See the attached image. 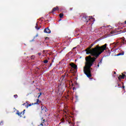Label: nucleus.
Returning <instances> with one entry per match:
<instances>
[{
    "label": "nucleus",
    "instance_id": "f257e3e1",
    "mask_svg": "<svg viewBox=\"0 0 126 126\" xmlns=\"http://www.w3.org/2000/svg\"><path fill=\"white\" fill-rule=\"evenodd\" d=\"M106 48L107 44H105L101 46L97 45L92 49H90V48H88L86 49V52H87L86 54H87V55L91 54L92 57H91V56H89L85 58L86 62L83 71L87 77H91V76H92L91 75V70H90L91 69V67L93 65L94 62L98 58L99 55L101 54L103 51L106 50Z\"/></svg>",
    "mask_w": 126,
    "mask_h": 126
},
{
    "label": "nucleus",
    "instance_id": "f03ea898",
    "mask_svg": "<svg viewBox=\"0 0 126 126\" xmlns=\"http://www.w3.org/2000/svg\"><path fill=\"white\" fill-rule=\"evenodd\" d=\"M90 17H87L85 16L82 18V20H83V21H85V22H88V20H90V19H93L94 21H95V19L92 18V17H91V18H90Z\"/></svg>",
    "mask_w": 126,
    "mask_h": 126
},
{
    "label": "nucleus",
    "instance_id": "7ed1b4c3",
    "mask_svg": "<svg viewBox=\"0 0 126 126\" xmlns=\"http://www.w3.org/2000/svg\"><path fill=\"white\" fill-rule=\"evenodd\" d=\"M70 65L73 68H74V69H76L77 68V65H76L75 64L73 63H71L70 64Z\"/></svg>",
    "mask_w": 126,
    "mask_h": 126
},
{
    "label": "nucleus",
    "instance_id": "20e7f679",
    "mask_svg": "<svg viewBox=\"0 0 126 126\" xmlns=\"http://www.w3.org/2000/svg\"><path fill=\"white\" fill-rule=\"evenodd\" d=\"M44 33H48V34H50L51 33V30L49 29V28H46L44 30Z\"/></svg>",
    "mask_w": 126,
    "mask_h": 126
},
{
    "label": "nucleus",
    "instance_id": "39448f33",
    "mask_svg": "<svg viewBox=\"0 0 126 126\" xmlns=\"http://www.w3.org/2000/svg\"><path fill=\"white\" fill-rule=\"evenodd\" d=\"M57 10H59V7H58L53 8V9H52V10L51 11V13H54V12H55V11H57Z\"/></svg>",
    "mask_w": 126,
    "mask_h": 126
},
{
    "label": "nucleus",
    "instance_id": "423d86ee",
    "mask_svg": "<svg viewBox=\"0 0 126 126\" xmlns=\"http://www.w3.org/2000/svg\"><path fill=\"white\" fill-rule=\"evenodd\" d=\"M17 114L18 116H20V117H22V115H24V113L23 112H19L18 111L17 112Z\"/></svg>",
    "mask_w": 126,
    "mask_h": 126
},
{
    "label": "nucleus",
    "instance_id": "0eeeda50",
    "mask_svg": "<svg viewBox=\"0 0 126 126\" xmlns=\"http://www.w3.org/2000/svg\"><path fill=\"white\" fill-rule=\"evenodd\" d=\"M125 77H126V75H124L123 74H122V75H120L119 77H118V79H120V78H122L123 79H124V78H125Z\"/></svg>",
    "mask_w": 126,
    "mask_h": 126
},
{
    "label": "nucleus",
    "instance_id": "6e6552de",
    "mask_svg": "<svg viewBox=\"0 0 126 126\" xmlns=\"http://www.w3.org/2000/svg\"><path fill=\"white\" fill-rule=\"evenodd\" d=\"M41 103V101H40V100L39 99H36V103H34V105H36V104H39Z\"/></svg>",
    "mask_w": 126,
    "mask_h": 126
},
{
    "label": "nucleus",
    "instance_id": "1a4fd4ad",
    "mask_svg": "<svg viewBox=\"0 0 126 126\" xmlns=\"http://www.w3.org/2000/svg\"><path fill=\"white\" fill-rule=\"evenodd\" d=\"M35 28L37 30H39V29H40V28H38V23H37L36 24V26H35Z\"/></svg>",
    "mask_w": 126,
    "mask_h": 126
},
{
    "label": "nucleus",
    "instance_id": "9d476101",
    "mask_svg": "<svg viewBox=\"0 0 126 126\" xmlns=\"http://www.w3.org/2000/svg\"><path fill=\"white\" fill-rule=\"evenodd\" d=\"M32 105H34V103H32V104H28V105L26 106V107H27V108H28V107H30V106H32Z\"/></svg>",
    "mask_w": 126,
    "mask_h": 126
},
{
    "label": "nucleus",
    "instance_id": "9b49d317",
    "mask_svg": "<svg viewBox=\"0 0 126 126\" xmlns=\"http://www.w3.org/2000/svg\"><path fill=\"white\" fill-rule=\"evenodd\" d=\"M63 14L61 13V14H60V18H62L63 17Z\"/></svg>",
    "mask_w": 126,
    "mask_h": 126
},
{
    "label": "nucleus",
    "instance_id": "f8f14e48",
    "mask_svg": "<svg viewBox=\"0 0 126 126\" xmlns=\"http://www.w3.org/2000/svg\"><path fill=\"white\" fill-rule=\"evenodd\" d=\"M44 63H48V60H44Z\"/></svg>",
    "mask_w": 126,
    "mask_h": 126
},
{
    "label": "nucleus",
    "instance_id": "ddd939ff",
    "mask_svg": "<svg viewBox=\"0 0 126 126\" xmlns=\"http://www.w3.org/2000/svg\"><path fill=\"white\" fill-rule=\"evenodd\" d=\"M119 54H120V56H124V52Z\"/></svg>",
    "mask_w": 126,
    "mask_h": 126
},
{
    "label": "nucleus",
    "instance_id": "4468645a",
    "mask_svg": "<svg viewBox=\"0 0 126 126\" xmlns=\"http://www.w3.org/2000/svg\"><path fill=\"white\" fill-rule=\"evenodd\" d=\"M34 58H35V56H32L31 57V59H34Z\"/></svg>",
    "mask_w": 126,
    "mask_h": 126
},
{
    "label": "nucleus",
    "instance_id": "2eb2a0df",
    "mask_svg": "<svg viewBox=\"0 0 126 126\" xmlns=\"http://www.w3.org/2000/svg\"><path fill=\"white\" fill-rule=\"evenodd\" d=\"M14 97H15V98H17V94L14 95Z\"/></svg>",
    "mask_w": 126,
    "mask_h": 126
},
{
    "label": "nucleus",
    "instance_id": "dca6fc26",
    "mask_svg": "<svg viewBox=\"0 0 126 126\" xmlns=\"http://www.w3.org/2000/svg\"><path fill=\"white\" fill-rule=\"evenodd\" d=\"M38 55H39V56H41V53H39Z\"/></svg>",
    "mask_w": 126,
    "mask_h": 126
},
{
    "label": "nucleus",
    "instance_id": "f3484780",
    "mask_svg": "<svg viewBox=\"0 0 126 126\" xmlns=\"http://www.w3.org/2000/svg\"><path fill=\"white\" fill-rule=\"evenodd\" d=\"M98 63H102V61H100Z\"/></svg>",
    "mask_w": 126,
    "mask_h": 126
},
{
    "label": "nucleus",
    "instance_id": "a211bd4d",
    "mask_svg": "<svg viewBox=\"0 0 126 126\" xmlns=\"http://www.w3.org/2000/svg\"><path fill=\"white\" fill-rule=\"evenodd\" d=\"M117 56H121V55H120V53H119V54H117Z\"/></svg>",
    "mask_w": 126,
    "mask_h": 126
},
{
    "label": "nucleus",
    "instance_id": "6ab92c4d",
    "mask_svg": "<svg viewBox=\"0 0 126 126\" xmlns=\"http://www.w3.org/2000/svg\"><path fill=\"white\" fill-rule=\"evenodd\" d=\"M99 63L97 64V67H99Z\"/></svg>",
    "mask_w": 126,
    "mask_h": 126
},
{
    "label": "nucleus",
    "instance_id": "aec40b11",
    "mask_svg": "<svg viewBox=\"0 0 126 126\" xmlns=\"http://www.w3.org/2000/svg\"><path fill=\"white\" fill-rule=\"evenodd\" d=\"M122 88H125V86H122Z\"/></svg>",
    "mask_w": 126,
    "mask_h": 126
},
{
    "label": "nucleus",
    "instance_id": "412c9836",
    "mask_svg": "<svg viewBox=\"0 0 126 126\" xmlns=\"http://www.w3.org/2000/svg\"><path fill=\"white\" fill-rule=\"evenodd\" d=\"M24 112H25V110H24V111H23V113H24Z\"/></svg>",
    "mask_w": 126,
    "mask_h": 126
},
{
    "label": "nucleus",
    "instance_id": "4be33fe9",
    "mask_svg": "<svg viewBox=\"0 0 126 126\" xmlns=\"http://www.w3.org/2000/svg\"><path fill=\"white\" fill-rule=\"evenodd\" d=\"M113 33H114V32H111V34H113Z\"/></svg>",
    "mask_w": 126,
    "mask_h": 126
},
{
    "label": "nucleus",
    "instance_id": "5701e85b",
    "mask_svg": "<svg viewBox=\"0 0 126 126\" xmlns=\"http://www.w3.org/2000/svg\"><path fill=\"white\" fill-rule=\"evenodd\" d=\"M39 95L41 96L42 95V93H40Z\"/></svg>",
    "mask_w": 126,
    "mask_h": 126
},
{
    "label": "nucleus",
    "instance_id": "b1692460",
    "mask_svg": "<svg viewBox=\"0 0 126 126\" xmlns=\"http://www.w3.org/2000/svg\"><path fill=\"white\" fill-rule=\"evenodd\" d=\"M125 24H126V21H125Z\"/></svg>",
    "mask_w": 126,
    "mask_h": 126
},
{
    "label": "nucleus",
    "instance_id": "393cba45",
    "mask_svg": "<svg viewBox=\"0 0 126 126\" xmlns=\"http://www.w3.org/2000/svg\"><path fill=\"white\" fill-rule=\"evenodd\" d=\"M40 96H41V95H40V94L38 95V98H39V97H40Z\"/></svg>",
    "mask_w": 126,
    "mask_h": 126
},
{
    "label": "nucleus",
    "instance_id": "a878e982",
    "mask_svg": "<svg viewBox=\"0 0 126 126\" xmlns=\"http://www.w3.org/2000/svg\"><path fill=\"white\" fill-rule=\"evenodd\" d=\"M40 126H43V124H40Z\"/></svg>",
    "mask_w": 126,
    "mask_h": 126
},
{
    "label": "nucleus",
    "instance_id": "bb28decb",
    "mask_svg": "<svg viewBox=\"0 0 126 126\" xmlns=\"http://www.w3.org/2000/svg\"><path fill=\"white\" fill-rule=\"evenodd\" d=\"M114 74H116V72H114Z\"/></svg>",
    "mask_w": 126,
    "mask_h": 126
},
{
    "label": "nucleus",
    "instance_id": "cd10ccee",
    "mask_svg": "<svg viewBox=\"0 0 126 126\" xmlns=\"http://www.w3.org/2000/svg\"><path fill=\"white\" fill-rule=\"evenodd\" d=\"M23 105H25V103H24Z\"/></svg>",
    "mask_w": 126,
    "mask_h": 126
}]
</instances>
